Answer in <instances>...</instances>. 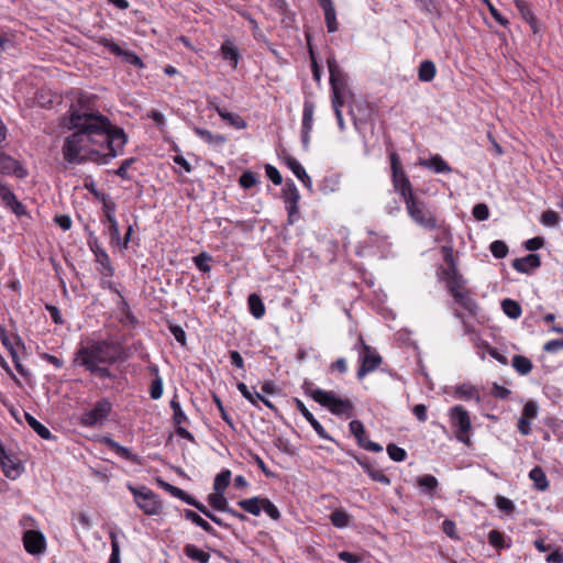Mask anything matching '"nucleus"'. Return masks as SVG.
Wrapping results in <instances>:
<instances>
[{"label": "nucleus", "instance_id": "f257e3e1", "mask_svg": "<svg viewBox=\"0 0 563 563\" xmlns=\"http://www.w3.org/2000/svg\"><path fill=\"white\" fill-rule=\"evenodd\" d=\"M59 128L73 132L65 141H71V137L79 135L102 136L106 141H126L122 128L112 124L103 114L95 112L81 98L70 104L66 115L60 120Z\"/></svg>", "mask_w": 563, "mask_h": 563}, {"label": "nucleus", "instance_id": "f03ea898", "mask_svg": "<svg viewBox=\"0 0 563 563\" xmlns=\"http://www.w3.org/2000/svg\"><path fill=\"white\" fill-rule=\"evenodd\" d=\"M128 355L122 344L108 340L92 341L80 345L75 354V363L84 365L85 361L95 364H113L125 361Z\"/></svg>", "mask_w": 563, "mask_h": 563}, {"label": "nucleus", "instance_id": "7ed1b4c3", "mask_svg": "<svg viewBox=\"0 0 563 563\" xmlns=\"http://www.w3.org/2000/svg\"><path fill=\"white\" fill-rule=\"evenodd\" d=\"M107 152H100L93 148H86L81 143H64L62 148L64 161L68 164H84L93 162L98 164H106L115 156L112 148L113 143H106Z\"/></svg>", "mask_w": 563, "mask_h": 563}, {"label": "nucleus", "instance_id": "20e7f679", "mask_svg": "<svg viewBox=\"0 0 563 563\" xmlns=\"http://www.w3.org/2000/svg\"><path fill=\"white\" fill-rule=\"evenodd\" d=\"M332 107H343L352 98L347 75L339 67L334 57L328 58Z\"/></svg>", "mask_w": 563, "mask_h": 563}, {"label": "nucleus", "instance_id": "39448f33", "mask_svg": "<svg viewBox=\"0 0 563 563\" xmlns=\"http://www.w3.org/2000/svg\"><path fill=\"white\" fill-rule=\"evenodd\" d=\"M407 212L411 220L418 225L433 230L437 228V219L427 208L426 203L418 199L413 194L404 199Z\"/></svg>", "mask_w": 563, "mask_h": 563}, {"label": "nucleus", "instance_id": "423d86ee", "mask_svg": "<svg viewBox=\"0 0 563 563\" xmlns=\"http://www.w3.org/2000/svg\"><path fill=\"white\" fill-rule=\"evenodd\" d=\"M311 398L319 402L321 406L328 408L333 415L352 416L353 405L349 399H342L332 391L323 389H314L311 393Z\"/></svg>", "mask_w": 563, "mask_h": 563}, {"label": "nucleus", "instance_id": "0eeeda50", "mask_svg": "<svg viewBox=\"0 0 563 563\" xmlns=\"http://www.w3.org/2000/svg\"><path fill=\"white\" fill-rule=\"evenodd\" d=\"M390 167H391V180L395 190L402 197V199L412 195L411 184L402 169L399 156L396 152L389 153Z\"/></svg>", "mask_w": 563, "mask_h": 563}, {"label": "nucleus", "instance_id": "6e6552de", "mask_svg": "<svg viewBox=\"0 0 563 563\" xmlns=\"http://www.w3.org/2000/svg\"><path fill=\"white\" fill-rule=\"evenodd\" d=\"M129 489L134 496V500L140 509L146 515H157L162 509V504L157 499V496L146 486L133 487L129 486Z\"/></svg>", "mask_w": 563, "mask_h": 563}, {"label": "nucleus", "instance_id": "1a4fd4ad", "mask_svg": "<svg viewBox=\"0 0 563 563\" xmlns=\"http://www.w3.org/2000/svg\"><path fill=\"white\" fill-rule=\"evenodd\" d=\"M451 424L455 429V437L459 441L468 444L471 431V418L462 406H455L450 410Z\"/></svg>", "mask_w": 563, "mask_h": 563}, {"label": "nucleus", "instance_id": "9d476101", "mask_svg": "<svg viewBox=\"0 0 563 563\" xmlns=\"http://www.w3.org/2000/svg\"><path fill=\"white\" fill-rule=\"evenodd\" d=\"M111 402L108 399L102 398L96 402L93 408H91L88 411H85L79 417V423L87 428L95 427L108 418L109 413L111 412Z\"/></svg>", "mask_w": 563, "mask_h": 563}, {"label": "nucleus", "instance_id": "9b49d317", "mask_svg": "<svg viewBox=\"0 0 563 563\" xmlns=\"http://www.w3.org/2000/svg\"><path fill=\"white\" fill-rule=\"evenodd\" d=\"M358 343L362 346V354L360 355L361 366L357 371V377L361 379L368 373L375 371L382 364V357L376 351L367 345L362 336L358 338Z\"/></svg>", "mask_w": 563, "mask_h": 563}, {"label": "nucleus", "instance_id": "f8f14e48", "mask_svg": "<svg viewBox=\"0 0 563 563\" xmlns=\"http://www.w3.org/2000/svg\"><path fill=\"white\" fill-rule=\"evenodd\" d=\"M283 198L286 203V210L288 212V224H294L299 219V200L300 194L290 179H287L285 187L283 188Z\"/></svg>", "mask_w": 563, "mask_h": 563}, {"label": "nucleus", "instance_id": "ddd939ff", "mask_svg": "<svg viewBox=\"0 0 563 563\" xmlns=\"http://www.w3.org/2000/svg\"><path fill=\"white\" fill-rule=\"evenodd\" d=\"M22 541L25 551L32 555H40L44 553L46 549L44 534L36 530H26L23 533Z\"/></svg>", "mask_w": 563, "mask_h": 563}, {"label": "nucleus", "instance_id": "4468645a", "mask_svg": "<svg viewBox=\"0 0 563 563\" xmlns=\"http://www.w3.org/2000/svg\"><path fill=\"white\" fill-rule=\"evenodd\" d=\"M441 252L443 254V258L446 263V267L440 266L438 268V277L440 280H443L446 283L448 280H451V278H455L461 275V273L457 269L454 256H453V249L449 245H443L441 247Z\"/></svg>", "mask_w": 563, "mask_h": 563}, {"label": "nucleus", "instance_id": "2eb2a0df", "mask_svg": "<svg viewBox=\"0 0 563 563\" xmlns=\"http://www.w3.org/2000/svg\"><path fill=\"white\" fill-rule=\"evenodd\" d=\"M0 464L4 475L11 479H15L23 471L19 459L14 454L8 453L4 446L1 444Z\"/></svg>", "mask_w": 563, "mask_h": 563}, {"label": "nucleus", "instance_id": "dca6fc26", "mask_svg": "<svg viewBox=\"0 0 563 563\" xmlns=\"http://www.w3.org/2000/svg\"><path fill=\"white\" fill-rule=\"evenodd\" d=\"M351 433L357 440V444L371 452L379 453L383 451V446L376 442H373L366 438V431L364 424L360 420H352L349 424Z\"/></svg>", "mask_w": 563, "mask_h": 563}, {"label": "nucleus", "instance_id": "f3484780", "mask_svg": "<svg viewBox=\"0 0 563 563\" xmlns=\"http://www.w3.org/2000/svg\"><path fill=\"white\" fill-rule=\"evenodd\" d=\"M0 199L4 206L16 216L22 217L26 214L25 206L20 202L14 192L9 188L8 185L0 181Z\"/></svg>", "mask_w": 563, "mask_h": 563}, {"label": "nucleus", "instance_id": "a211bd4d", "mask_svg": "<svg viewBox=\"0 0 563 563\" xmlns=\"http://www.w3.org/2000/svg\"><path fill=\"white\" fill-rule=\"evenodd\" d=\"M0 172L5 175H14L18 178H25L27 170L13 157L0 150Z\"/></svg>", "mask_w": 563, "mask_h": 563}, {"label": "nucleus", "instance_id": "6ab92c4d", "mask_svg": "<svg viewBox=\"0 0 563 563\" xmlns=\"http://www.w3.org/2000/svg\"><path fill=\"white\" fill-rule=\"evenodd\" d=\"M541 260L538 254L531 253L525 257L515 258L512 267L519 273L529 274L531 271L540 267Z\"/></svg>", "mask_w": 563, "mask_h": 563}, {"label": "nucleus", "instance_id": "aec40b11", "mask_svg": "<svg viewBox=\"0 0 563 563\" xmlns=\"http://www.w3.org/2000/svg\"><path fill=\"white\" fill-rule=\"evenodd\" d=\"M90 249L96 256V262L101 265L100 273L107 277H111L114 274V268L111 265L109 255L101 249L97 243L90 244Z\"/></svg>", "mask_w": 563, "mask_h": 563}, {"label": "nucleus", "instance_id": "412c9836", "mask_svg": "<svg viewBox=\"0 0 563 563\" xmlns=\"http://www.w3.org/2000/svg\"><path fill=\"white\" fill-rule=\"evenodd\" d=\"M454 301L459 303L464 310H466L471 316H476L478 312V305L472 298L470 289H464L459 291L452 296Z\"/></svg>", "mask_w": 563, "mask_h": 563}, {"label": "nucleus", "instance_id": "4be33fe9", "mask_svg": "<svg viewBox=\"0 0 563 563\" xmlns=\"http://www.w3.org/2000/svg\"><path fill=\"white\" fill-rule=\"evenodd\" d=\"M216 111L219 117L234 129H244L246 123L244 119L238 113L230 112L228 109L217 106Z\"/></svg>", "mask_w": 563, "mask_h": 563}, {"label": "nucleus", "instance_id": "5701e85b", "mask_svg": "<svg viewBox=\"0 0 563 563\" xmlns=\"http://www.w3.org/2000/svg\"><path fill=\"white\" fill-rule=\"evenodd\" d=\"M419 165L427 167L437 174L452 172V168L439 155L431 156L430 158L420 159Z\"/></svg>", "mask_w": 563, "mask_h": 563}, {"label": "nucleus", "instance_id": "b1692460", "mask_svg": "<svg viewBox=\"0 0 563 563\" xmlns=\"http://www.w3.org/2000/svg\"><path fill=\"white\" fill-rule=\"evenodd\" d=\"M184 517L187 520L195 523L196 526L200 527L207 533L217 537V532L213 529V527L207 520H205L200 515H198L196 511L190 510V509H185Z\"/></svg>", "mask_w": 563, "mask_h": 563}, {"label": "nucleus", "instance_id": "393cba45", "mask_svg": "<svg viewBox=\"0 0 563 563\" xmlns=\"http://www.w3.org/2000/svg\"><path fill=\"white\" fill-rule=\"evenodd\" d=\"M529 478L533 482L536 489L544 492L549 488V481L542 467L536 466L529 472Z\"/></svg>", "mask_w": 563, "mask_h": 563}, {"label": "nucleus", "instance_id": "a878e982", "mask_svg": "<svg viewBox=\"0 0 563 563\" xmlns=\"http://www.w3.org/2000/svg\"><path fill=\"white\" fill-rule=\"evenodd\" d=\"M437 74L435 64L432 60H423L418 68V78L420 81L430 82L434 79Z\"/></svg>", "mask_w": 563, "mask_h": 563}, {"label": "nucleus", "instance_id": "bb28decb", "mask_svg": "<svg viewBox=\"0 0 563 563\" xmlns=\"http://www.w3.org/2000/svg\"><path fill=\"white\" fill-rule=\"evenodd\" d=\"M221 54L225 60H229L233 68L238 67L240 53L231 41H225L221 45Z\"/></svg>", "mask_w": 563, "mask_h": 563}, {"label": "nucleus", "instance_id": "cd10ccee", "mask_svg": "<svg viewBox=\"0 0 563 563\" xmlns=\"http://www.w3.org/2000/svg\"><path fill=\"white\" fill-rule=\"evenodd\" d=\"M262 497L257 496L247 499H242L238 501V506L253 516H260L262 511Z\"/></svg>", "mask_w": 563, "mask_h": 563}, {"label": "nucleus", "instance_id": "c85d7f7f", "mask_svg": "<svg viewBox=\"0 0 563 563\" xmlns=\"http://www.w3.org/2000/svg\"><path fill=\"white\" fill-rule=\"evenodd\" d=\"M25 420L27 424L44 440H52L55 437L51 433V431L37 421L31 413L24 412Z\"/></svg>", "mask_w": 563, "mask_h": 563}, {"label": "nucleus", "instance_id": "c756f323", "mask_svg": "<svg viewBox=\"0 0 563 563\" xmlns=\"http://www.w3.org/2000/svg\"><path fill=\"white\" fill-rule=\"evenodd\" d=\"M184 553L187 558L198 563H208L210 561V554L194 544H186Z\"/></svg>", "mask_w": 563, "mask_h": 563}, {"label": "nucleus", "instance_id": "7c9ffc66", "mask_svg": "<svg viewBox=\"0 0 563 563\" xmlns=\"http://www.w3.org/2000/svg\"><path fill=\"white\" fill-rule=\"evenodd\" d=\"M250 312L256 319H261L265 314V306L257 294H251L247 298Z\"/></svg>", "mask_w": 563, "mask_h": 563}, {"label": "nucleus", "instance_id": "2f4dec72", "mask_svg": "<svg viewBox=\"0 0 563 563\" xmlns=\"http://www.w3.org/2000/svg\"><path fill=\"white\" fill-rule=\"evenodd\" d=\"M455 395L461 399H474L477 404L481 402L478 390L471 384H462L456 387Z\"/></svg>", "mask_w": 563, "mask_h": 563}, {"label": "nucleus", "instance_id": "473e14b6", "mask_svg": "<svg viewBox=\"0 0 563 563\" xmlns=\"http://www.w3.org/2000/svg\"><path fill=\"white\" fill-rule=\"evenodd\" d=\"M207 500L209 505L218 511L225 512V510H229V503L224 497V493L214 492L209 494Z\"/></svg>", "mask_w": 563, "mask_h": 563}, {"label": "nucleus", "instance_id": "72a5a7b5", "mask_svg": "<svg viewBox=\"0 0 563 563\" xmlns=\"http://www.w3.org/2000/svg\"><path fill=\"white\" fill-rule=\"evenodd\" d=\"M501 309L504 313L509 317L510 319H518L521 316V306L519 302L512 299H504L501 301Z\"/></svg>", "mask_w": 563, "mask_h": 563}, {"label": "nucleus", "instance_id": "f704fd0d", "mask_svg": "<svg viewBox=\"0 0 563 563\" xmlns=\"http://www.w3.org/2000/svg\"><path fill=\"white\" fill-rule=\"evenodd\" d=\"M106 443L111 450H113L121 457H123L128 461L137 462V456L135 454H133L128 448L120 445L118 442H115L114 440H112L110 438L106 439Z\"/></svg>", "mask_w": 563, "mask_h": 563}, {"label": "nucleus", "instance_id": "c9c22d12", "mask_svg": "<svg viewBox=\"0 0 563 563\" xmlns=\"http://www.w3.org/2000/svg\"><path fill=\"white\" fill-rule=\"evenodd\" d=\"M532 362L522 355H515L512 358V367L520 375H527L532 371Z\"/></svg>", "mask_w": 563, "mask_h": 563}, {"label": "nucleus", "instance_id": "e433bc0d", "mask_svg": "<svg viewBox=\"0 0 563 563\" xmlns=\"http://www.w3.org/2000/svg\"><path fill=\"white\" fill-rule=\"evenodd\" d=\"M488 542L494 548L501 550L510 548V540H506L505 534L498 530H492L488 533Z\"/></svg>", "mask_w": 563, "mask_h": 563}, {"label": "nucleus", "instance_id": "4c0bfd02", "mask_svg": "<svg viewBox=\"0 0 563 563\" xmlns=\"http://www.w3.org/2000/svg\"><path fill=\"white\" fill-rule=\"evenodd\" d=\"M331 523L336 528H345L349 526L351 516L343 509H335L330 515Z\"/></svg>", "mask_w": 563, "mask_h": 563}, {"label": "nucleus", "instance_id": "58836bf2", "mask_svg": "<svg viewBox=\"0 0 563 563\" xmlns=\"http://www.w3.org/2000/svg\"><path fill=\"white\" fill-rule=\"evenodd\" d=\"M231 481V471L230 470H223L221 473H219L213 483V490L219 493H224L228 486L230 485Z\"/></svg>", "mask_w": 563, "mask_h": 563}, {"label": "nucleus", "instance_id": "ea45409f", "mask_svg": "<svg viewBox=\"0 0 563 563\" xmlns=\"http://www.w3.org/2000/svg\"><path fill=\"white\" fill-rule=\"evenodd\" d=\"M151 371L156 374V377L151 384L150 395L152 399L157 400L163 395V379L158 375V368L156 366L151 367Z\"/></svg>", "mask_w": 563, "mask_h": 563}, {"label": "nucleus", "instance_id": "a19ab883", "mask_svg": "<svg viewBox=\"0 0 563 563\" xmlns=\"http://www.w3.org/2000/svg\"><path fill=\"white\" fill-rule=\"evenodd\" d=\"M514 1H515L516 8L518 9V11L521 14V16L527 22H529L532 27H534V24H536L537 20H536V16L532 13V10H531L529 3H527L523 0H514Z\"/></svg>", "mask_w": 563, "mask_h": 563}, {"label": "nucleus", "instance_id": "79ce46f5", "mask_svg": "<svg viewBox=\"0 0 563 563\" xmlns=\"http://www.w3.org/2000/svg\"><path fill=\"white\" fill-rule=\"evenodd\" d=\"M170 408L173 410V421L176 426L187 422V416L184 413L176 395L170 400Z\"/></svg>", "mask_w": 563, "mask_h": 563}, {"label": "nucleus", "instance_id": "37998d69", "mask_svg": "<svg viewBox=\"0 0 563 563\" xmlns=\"http://www.w3.org/2000/svg\"><path fill=\"white\" fill-rule=\"evenodd\" d=\"M283 158L286 165L289 167V169H291V172L296 175L298 179H300V177L305 175L306 170L302 167V165L296 158L287 154L285 151H283Z\"/></svg>", "mask_w": 563, "mask_h": 563}, {"label": "nucleus", "instance_id": "c03bdc74", "mask_svg": "<svg viewBox=\"0 0 563 563\" xmlns=\"http://www.w3.org/2000/svg\"><path fill=\"white\" fill-rule=\"evenodd\" d=\"M418 486L433 495L439 483L433 475H423L417 478Z\"/></svg>", "mask_w": 563, "mask_h": 563}, {"label": "nucleus", "instance_id": "a18cd8bd", "mask_svg": "<svg viewBox=\"0 0 563 563\" xmlns=\"http://www.w3.org/2000/svg\"><path fill=\"white\" fill-rule=\"evenodd\" d=\"M81 366L89 373L96 374L100 378L111 377V373L107 367H101L99 364H95L93 362L85 361L84 365Z\"/></svg>", "mask_w": 563, "mask_h": 563}, {"label": "nucleus", "instance_id": "49530a36", "mask_svg": "<svg viewBox=\"0 0 563 563\" xmlns=\"http://www.w3.org/2000/svg\"><path fill=\"white\" fill-rule=\"evenodd\" d=\"M465 283L466 282H465L464 277L462 275H460L455 278H451V280H448L445 283V285H446L448 291L451 294V296H453L454 294L466 289Z\"/></svg>", "mask_w": 563, "mask_h": 563}, {"label": "nucleus", "instance_id": "de8ad7c7", "mask_svg": "<svg viewBox=\"0 0 563 563\" xmlns=\"http://www.w3.org/2000/svg\"><path fill=\"white\" fill-rule=\"evenodd\" d=\"M111 540V555L109 563H120V545L118 541V534L114 531L109 533Z\"/></svg>", "mask_w": 563, "mask_h": 563}, {"label": "nucleus", "instance_id": "09e8293b", "mask_svg": "<svg viewBox=\"0 0 563 563\" xmlns=\"http://www.w3.org/2000/svg\"><path fill=\"white\" fill-rule=\"evenodd\" d=\"M386 450L389 457L395 462H402L407 457V452L394 443H389Z\"/></svg>", "mask_w": 563, "mask_h": 563}, {"label": "nucleus", "instance_id": "8fccbe9b", "mask_svg": "<svg viewBox=\"0 0 563 563\" xmlns=\"http://www.w3.org/2000/svg\"><path fill=\"white\" fill-rule=\"evenodd\" d=\"M101 200L103 203L102 209H103L107 221L117 220L114 217V212L117 209V205L114 203V201L109 199L106 195L101 196Z\"/></svg>", "mask_w": 563, "mask_h": 563}, {"label": "nucleus", "instance_id": "3c124183", "mask_svg": "<svg viewBox=\"0 0 563 563\" xmlns=\"http://www.w3.org/2000/svg\"><path fill=\"white\" fill-rule=\"evenodd\" d=\"M490 252L496 258H504L508 254V246L504 241L496 240L490 246Z\"/></svg>", "mask_w": 563, "mask_h": 563}, {"label": "nucleus", "instance_id": "603ef678", "mask_svg": "<svg viewBox=\"0 0 563 563\" xmlns=\"http://www.w3.org/2000/svg\"><path fill=\"white\" fill-rule=\"evenodd\" d=\"M211 261V256L207 253L202 252L199 255L194 257V263L197 268L203 273H208L211 269L209 262Z\"/></svg>", "mask_w": 563, "mask_h": 563}, {"label": "nucleus", "instance_id": "864d4df0", "mask_svg": "<svg viewBox=\"0 0 563 563\" xmlns=\"http://www.w3.org/2000/svg\"><path fill=\"white\" fill-rule=\"evenodd\" d=\"M327 29L330 33H333L338 30V22L335 15L334 7L323 10Z\"/></svg>", "mask_w": 563, "mask_h": 563}, {"label": "nucleus", "instance_id": "5fc2aeb1", "mask_svg": "<svg viewBox=\"0 0 563 563\" xmlns=\"http://www.w3.org/2000/svg\"><path fill=\"white\" fill-rule=\"evenodd\" d=\"M262 510H264L273 520L280 519V511L268 498L262 499Z\"/></svg>", "mask_w": 563, "mask_h": 563}, {"label": "nucleus", "instance_id": "6e6d98bb", "mask_svg": "<svg viewBox=\"0 0 563 563\" xmlns=\"http://www.w3.org/2000/svg\"><path fill=\"white\" fill-rule=\"evenodd\" d=\"M560 216L556 211L547 210L541 216V222L547 227H555L559 224Z\"/></svg>", "mask_w": 563, "mask_h": 563}, {"label": "nucleus", "instance_id": "4d7b16f0", "mask_svg": "<svg viewBox=\"0 0 563 563\" xmlns=\"http://www.w3.org/2000/svg\"><path fill=\"white\" fill-rule=\"evenodd\" d=\"M496 506L500 511L506 512L508 515L515 510L514 503L510 499L500 495L496 497Z\"/></svg>", "mask_w": 563, "mask_h": 563}, {"label": "nucleus", "instance_id": "13d9d810", "mask_svg": "<svg viewBox=\"0 0 563 563\" xmlns=\"http://www.w3.org/2000/svg\"><path fill=\"white\" fill-rule=\"evenodd\" d=\"M257 183V178L254 173L252 172H244L239 179V184L244 189H250L251 187L255 186Z\"/></svg>", "mask_w": 563, "mask_h": 563}, {"label": "nucleus", "instance_id": "bf43d9fd", "mask_svg": "<svg viewBox=\"0 0 563 563\" xmlns=\"http://www.w3.org/2000/svg\"><path fill=\"white\" fill-rule=\"evenodd\" d=\"M177 498H179L180 500H183L187 505H190V506L195 507L200 512L206 507L202 503H200L199 500H197L195 497H192L191 495H189L188 493H186L183 489H181V495H178Z\"/></svg>", "mask_w": 563, "mask_h": 563}, {"label": "nucleus", "instance_id": "052dcab7", "mask_svg": "<svg viewBox=\"0 0 563 563\" xmlns=\"http://www.w3.org/2000/svg\"><path fill=\"white\" fill-rule=\"evenodd\" d=\"M212 398H213L214 404L217 405V408L219 409V411L221 413V418L228 423V426L231 429H234L233 420L227 412L221 399L217 395H213Z\"/></svg>", "mask_w": 563, "mask_h": 563}, {"label": "nucleus", "instance_id": "680f3d73", "mask_svg": "<svg viewBox=\"0 0 563 563\" xmlns=\"http://www.w3.org/2000/svg\"><path fill=\"white\" fill-rule=\"evenodd\" d=\"M266 176L272 180L274 185H280L283 183V177L279 170L273 165H265Z\"/></svg>", "mask_w": 563, "mask_h": 563}, {"label": "nucleus", "instance_id": "e2e57ef3", "mask_svg": "<svg viewBox=\"0 0 563 563\" xmlns=\"http://www.w3.org/2000/svg\"><path fill=\"white\" fill-rule=\"evenodd\" d=\"M538 416V405L533 400H529L526 402L521 417H526V419H534Z\"/></svg>", "mask_w": 563, "mask_h": 563}, {"label": "nucleus", "instance_id": "0e129e2a", "mask_svg": "<svg viewBox=\"0 0 563 563\" xmlns=\"http://www.w3.org/2000/svg\"><path fill=\"white\" fill-rule=\"evenodd\" d=\"M473 216L478 221H484L489 217L488 207L485 203H477L473 208Z\"/></svg>", "mask_w": 563, "mask_h": 563}, {"label": "nucleus", "instance_id": "69168bd1", "mask_svg": "<svg viewBox=\"0 0 563 563\" xmlns=\"http://www.w3.org/2000/svg\"><path fill=\"white\" fill-rule=\"evenodd\" d=\"M310 426L313 428V430L317 432V434L324 439L334 441V439L324 430V428L320 424V422L313 417V420L308 421Z\"/></svg>", "mask_w": 563, "mask_h": 563}, {"label": "nucleus", "instance_id": "338daca9", "mask_svg": "<svg viewBox=\"0 0 563 563\" xmlns=\"http://www.w3.org/2000/svg\"><path fill=\"white\" fill-rule=\"evenodd\" d=\"M544 245V239L541 236H536L532 239H529L525 242V247L528 251H537L541 249Z\"/></svg>", "mask_w": 563, "mask_h": 563}, {"label": "nucleus", "instance_id": "774afa93", "mask_svg": "<svg viewBox=\"0 0 563 563\" xmlns=\"http://www.w3.org/2000/svg\"><path fill=\"white\" fill-rule=\"evenodd\" d=\"M338 556L346 563H360L362 561L361 555L347 551L339 552Z\"/></svg>", "mask_w": 563, "mask_h": 563}]
</instances>
